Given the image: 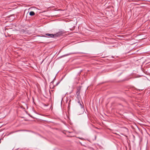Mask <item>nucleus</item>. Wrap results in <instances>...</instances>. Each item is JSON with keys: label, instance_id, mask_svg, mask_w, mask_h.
<instances>
[{"label": "nucleus", "instance_id": "f257e3e1", "mask_svg": "<svg viewBox=\"0 0 150 150\" xmlns=\"http://www.w3.org/2000/svg\"><path fill=\"white\" fill-rule=\"evenodd\" d=\"M45 35H46L50 38H54L56 36V34H52L49 33H45V35H42V36L45 37H47L45 36Z\"/></svg>", "mask_w": 150, "mask_h": 150}, {"label": "nucleus", "instance_id": "f03ea898", "mask_svg": "<svg viewBox=\"0 0 150 150\" xmlns=\"http://www.w3.org/2000/svg\"><path fill=\"white\" fill-rule=\"evenodd\" d=\"M84 53L83 52H71L70 53L67 54H65L64 55L62 56V57H64L65 56H69L70 55L72 54H83Z\"/></svg>", "mask_w": 150, "mask_h": 150}, {"label": "nucleus", "instance_id": "7ed1b4c3", "mask_svg": "<svg viewBox=\"0 0 150 150\" xmlns=\"http://www.w3.org/2000/svg\"><path fill=\"white\" fill-rule=\"evenodd\" d=\"M80 89H78L77 90V91L76 92V95H77V98H79L80 97Z\"/></svg>", "mask_w": 150, "mask_h": 150}, {"label": "nucleus", "instance_id": "20e7f679", "mask_svg": "<svg viewBox=\"0 0 150 150\" xmlns=\"http://www.w3.org/2000/svg\"><path fill=\"white\" fill-rule=\"evenodd\" d=\"M35 13L33 11H31L29 13V15L31 16H34V15H35Z\"/></svg>", "mask_w": 150, "mask_h": 150}, {"label": "nucleus", "instance_id": "39448f33", "mask_svg": "<svg viewBox=\"0 0 150 150\" xmlns=\"http://www.w3.org/2000/svg\"><path fill=\"white\" fill-rule=\"evenodd\" d=\"M78 102V103H79V104L80 105L81 108H83V106L82 105V104H81V103L79 101Z\"/></svg>", "mask_w": 150, "mask_h": 150}, {"label": "nucleus", "instance_id": "423d86ee", "mask_svg": "<svg viewBox=\"0 0 150 150\" xmlns=\"http://www.w3.org/2000/svg\"><path fill=\"white\" fill-rule=\"evenodd\" d=\"M59 82H59L57 83V84H56V86H57L59 83Z\"/></svg>", "mask_w": 150, "mask_h": 150}, {"label": "nucleus", "instance_id": "0eeeda50", "mask_svg": "<svg viewBox=\"0 0 150 150\" xmlns=\"http://www.w3.org/2000/svg\"><path fill=\"white\" fill-rule=\"evenodd\" d=\"M51 83H53V81H52V82H51Z\"/></svg>", "mask_w": 150, "mask_h": 150}, {"label": "nucleus", "instance_id": "6e6552de", "mask_svg": "<svg viewBox=\"0 0 150 150\" xmlns=\"http://www.w3.org/2000/svg\"><path fill=\"white\" fill-rule=\"evenodd\" d=\"M1 143V139H0V143Z\"/></svg>", "mask_w": 150, "mask_h": 150}]
</instances>
